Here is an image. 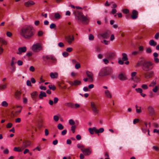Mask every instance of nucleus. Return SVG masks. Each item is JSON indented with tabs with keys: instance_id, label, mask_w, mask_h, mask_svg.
<instances>
[{
	"instance_id": "nucleus-1",
	"label": "nucleus",
	"mask_w": 159,
	"mask_h": 159,
	"mask_svg": "<svg viewBox=\"0 0 159 159\" xmlns=\"http://www.w3.org/2000/svg\"><path fill=\"white\" fill-rule=\"evenodd\" d=\"M19 33L23 38L29 39L34 36V32L32 27L29 25H25L20 30Z\"/></svg>"
},
{
	"instance_id": "nucleus-2",
	"label": "nucleus",
	"mask_w": 159,
	"mask_h": 159,
	"mask_svg": "<svg viewBox=\"0 0 159 159\" xmlns=\"http://www.w3.org/2000/svg\"><path fill=\"white\" fill-rule=\"evenodd\" d=\"M154 64L150 61H145L142 63V69L145 71L152 70L153 68Z\"/></svg>"
},
{
	"instance_id": "nucleus-3",
	"label": "nucleus",
	"mask_w": 159,
	"mask_h": 159,
	"mask_svg": "<svg viewBox=\"0 0 159 159\" xmlns=\"http://www.w3.org/2000/svg\"><path fill=\"white\" fill-rule=\"evenodd\" d=\"M76 19L79 21H81L84 23L87 24L89 20V18L87 16H84L81 12H79L75 15Z\"/></svg>"
},
{
	"instance_id": "nucleus-4",
	"label": "nucleus",
	"mask_w": 159,
	"mask_h": 159,
	"mask_svg": "<svg viewBox=\"0 0 159 159\" xmlns=\"http://www.w3.org/2000/svg\"><path fill=\"white\" fill-rule=\"evenodd\" d=\"M112 71V69L111 68H104L101 69L99 74L100 76H103L111 74Z\"/></svg>"
},
{
	"instance_id": "nucleus-5",
	"label": "nucleus",
	"mask_w": 159,
	"mask_h": 159,
	"mask_svg": "<svg viewBox=\"0 0 159 159\" xmlns=\"http://www.w3.org/2000/svg\"><path fill=\"white\" fill-rule=\"evenodd\" d=\"M22 107L18 106L16 108H13L14 110L11 112V116L12 117H15L18 115L21 112Z\"/></svg>"
},
{
	"instance_id": "nucleus-6",
	"label": "nucleus",
	"mask_w": 159,
	"mask_h": 159,
	"mask_svg": "<svg viewBox=\"0 0 159 159\" xmlns=\"http://www.w3.org/2000/svg\"><path fill=\"white\" fill-rule=\"evenodd\" d=\"M90 107L94 115H98L99 110L95 103L93 102H91Z\"/></svg>"
},
{
	"instance_id": "nucleus-7",
	"label": "nucleus",
	"mask_w": 159,
	"mask_h": 159,
	"mask_svg": "<svg viewBox=\"0 0 159 159\" xmlns=\"http://www.w3.org/2000/svg\"><path fill=\"white\" fill-rule=\"evenodd\" d=\"M42 49V45L39 43H36L34 44L32 47V50L34 52H39Z\"/></svg>"
},
{
	"instance_id": "nucleus-8",
	"label": "nucleus",
	"mask_w": 159,
	"mask_h": 159,
	"mask_svg": "<svg viewBox=\"0 0 159 159\" xmlns=\"http://www.w3.org/2000/svg\"><path fill=\"white\" fill-rule=\"evenodd\" d=\"M43 59L44 61H46L47 60H52V62L53 63H55L57 61L56 59L52 55H44L43 57Z\"/></svg>"
},
{
	"instance_id": "nucleus-9",
	"label": "nucleus",
	"mask_w": 159,
	"mask_h": 159,
	"mask_svg": "<svg viewBox=\"0 0 159 159\" xmlns=\"http://www.w3.org/2000/svg\"><path fill=\"white\" fill-rule=\"evenodd\" d=\"M31 143V142L29 140H25L22 141V147L23 150L25 148L29 147L30 146Z\"/></svg>"
},
{
	"instance_id": "nucleus-10",
	"label": "nucleus",
	"mask_w": 159,
	"mask_h": 159,
	"mask_svg": "<svg viewBox=\"0 0 159 159\" xmlns=\"http://www.w3.org/2000/svg\"><path fill=\"white\" fill-rule=\"evenodd\" d=\"M66 41L69 44H71L74 40V37L72 35H68L65 37Z\"/></svg>"
},
{
	"instance_id": "nucleus-11",
	"label": "nucleus",
	"mask_w": 159,
	"mask_h": 159,
	"mask_svg": "<svg viewBox=\"0 0 159 159\" xmlns=\"http://www.w3.org/2000/svg\"><path fill=\"white\" fill-rule=\"evenodd\" d=\"M110 33L107 32H106L102 34L98 35V37L99 38H102L103 39H107L109 36Z\"/></svg>"
},
{
	"instance_id": "nucleus-12",
	"label": "nucleus",
	"mask_w": 159,
	"mask_h": 159,
	"mask_svg": "<svg viewBox=\"0 0 159 159\" xmlns=\"http://www.w3.org/2000/svg\"><path fill=\"white\" fill-rule=\"evenodd\" d=\"M86 73L87 76L89 77V81L90 82H92L93 81V74L89 71H87Z\"/></svg>"
},
{
	"instance_id": "nucleus-13",
	"label": "nucleus",
	"mask_w": 159,
	"mask_h": 159,
	"mask_svg": "<svg viewBox=\"0 0 159 159\" xmlns=\"http://www.w3.org/2000/svg\"><path fill=\"white\" fill-rule=\"evenodd\" d=\"M18 52H16L18 54L21 55L22 52H25L26 51V48L25 47L19 48L18 49Z\"/></svg>"
},
{
	"instance_id": "nucleus-14",
	"label": "nucleus",
	"mask_w": 159,
	"mask_h": 159,
	"mask_svg": "<svg viewBox=\"0 0 159 159\" xmlns=\"http://www.w3.org/2000/svg\"><path fill=\"white\" fill-rule=\"evenodd\" d=\"M81 150L82 151L84 155L85 156L89 155L91 153V151L88 148L83 149L81 148Z\"/></svg>"
},
{
	"instance_id": "nucleus-15",
	"label": "nucleus",
	"mask_w": 159,
	"mask_h": 159,
	"mask_svg": "<svg viewBox=\"0 0 159 159\" xmlns=\"http://www.w3.org/2000/svg\"><path fill=\"white\" fill-rule=\"evenodd\" d=\"M35 2L33 1L30 0L24 3V5L27 7H30L31 6L34 5Z\"/></svg>"
},
{
	"instance_id": "nucleus-16",
	"label": "nucleus",
	"mask_w": 159,
	"mask_h": 159,
	"mask_svg": "<svg viewBox=\"0 0 159 159\" xmlns=\"http://www.w3.org/2000/svg\"><path fill=\"white\" fill-rule=\"evenodd\" d=\"M138 12L135 10H134L132 12V15H131V18L133 19H135L138 17Z\"/></svg>"
},
{
	"instance_id": "nucleus-17",
	"label": "nucleus",
	"mask_w": 159,
	"mask_h": 159,
	"mask_svg": "<svg viewBox=\"0 0 159 159\" xmlns=\"http://www.w3.org/2000/svg\"><path fill=\"white\" fill-rule=\"evenodd\" d=\"M21 93L20 91H16L14 94L15 98L17 100H20L21 98Z\"/></svg>"
},
{
	"instance_id": "nucleus-18",
	"label": "nucleus",
	"mask_w": 159,
	"mask_h": 159,
	"mask_svg": "<svg viewBox=\"0 0 159 159\" xmlns=\"http://www.w3.org/2000/svg\"><path fill=\"white\" fill-rule=\"evenodd\" d=\"M38 96V93L37 92L35 91L32 93L31 94V96L33 100L37 101V97Z\"/></svg>"
},
{
	"instance_id": "nucleus-19",
	"label": "nucleus",
	"mask_w": 159,
	"mask_h": 159,
	"mask_svg": "<svg viewBox=\"0 0 159 159\" xmlns=\"http://www.w3.org/2000/svg\"><path fill=\"white\" fill-rule=\"evenodd\" d=\"M148 110L151 115H153L154 113V110L153 107L151 106H149L148 108Z\"/></svg>"
},
{
	"instance_id": "nucleus-20",
	"label": "nucleus",
	"mask_w": 159,
	"mask_h": 159,
	"mask_svg": "<svg viewBox=\"0 0 159 159\" xmlns=\"http://www.w3.org/2000/svg\"><path fill=\"white\" fill-rule=\"evenodd\" d=\"M104 93L107 97L110 98H112V95L111 92L108 90H105Z\"/></svg>"
},
{
	"instance_id": "nucleus-21",
	"label": "nucleus",
	"mask_w": 159,
	"mask_h": 159,
	"mask_svg": "<svg viewBox=\"0 0 159 159\" xmlns=\"http://www.w3.org/2000/svg\"><path fill=\"white\" fill-rule=\"evenodd\" d=\"M135 90L138 93H140L142 97H144L146 96L145 94L142 93L143 90L142 89L140 88H136L135 89Z\"/></svg>"
},
{
	"instance_id": "nucleus-22",
	"label": "nucleus",
	"mask_w": 159,
	"mask_h": 159,
	"mask_svg": "<svg viewBox=\"0 0 159 159\" xmlns=\"http://www.w3.org/2000/svg\"><path fill=\"white\" fill-rule=\"evenodd\" d=\"M118 77L121 80H124L127 79V77L122 74H120L118 75Z\"/></svg>"
},
{
	"instance_id": "nucleus-23",
	"label": "nucleus",
	"mask_w": 159,
	"mask_h": 159,
	"mask_svg": "<svg viewBox=\"0 0 159 159\" xmlns=\"http://www.w3.org/2000/svg\"><path fill=\"white\" fill-rule=\"evenodd\" d=\"M149 43L151 46L152 47H155L157 45V42L153 39L150 40L149 42Z\"/></svg>"
},
{
	"instance_id": "nucleus-24",
	"label": "nucleus",
	"mask_w": 159,
	"mask_h": 159,
	"mask_svg": "<svg viewBox=\"0 0 159 159\" xmlns=\"http://www.w3.org/2000/svg\"><path fill=\"white\" fill-rule=\"evenodd\" d=\"M50 75L52 79H56L58 77V74L56 72H51L50 73Z\"/></svg>"
},
{
	"instance_id": "nucleus-25",
	"label": "nucleus",
	"mask_w": 159,
	"mask_h": 159,
	"mask_svg": "<svg viewBox=\"0 0 159 159\" xmlns=\"http://www.w3.org/2000/svg\"><path fill=\"white\" fill-rule=\"evenodd\" d=\"M122 60L123 61H126L128 60L127 55L126 53H122Z\"/></svg>"
},
{
	"instance_id": "nucleus-26",
	"label": "nucleus",
	"mask_w": 159,
	"mask_h": 159,
	"mask_svg": "<svg viewBox=\"0 0 159 159\" xmlns=\"http://www.w3.org/2000/svg\"><path fill=\"white\" fill-rule=\"evenodd\" d=\"M23 149H22V147H15L14 148H13V150L17 152H21Z\"/></svg>"
},
{
	"instance_id": "nucleus-27",
	"label": "nucleus",
	"mask_w": 159,
	"mask_h": 159,
	"mask_svg": "<svg viewBox=\"0 0 159 159\" xmlns=\"http://www.w3.org/2000/svg\"><path fill=\"white\" fill-rule=\"evenodd\" d=\"M46 93L45 92L43 91H41L39 95V98L42 99L43 97H46Z\"/></svg>"
},
{
	"instance_id": "nucleus-28",
	"label": "nucleus",
	"mask_w": 159,
	"mask_h": 159,
	"mask_svg": "<svg viewBox=\"0 0 159 159\" xmlns=\"http://www.w3.org/2000/svg\"><path fill=\"white\" fill-rule=\"evenodd\" d=\"M65 106L68 107H70L72 108H73L74 104L71 102H67L65 104Z\"/></svg>"
},
{
	"instance_id": "nucleus-29",
	"label": "nucleus",
	"mask_w": 159,
	"mask_h": 159,
	"mask_svg": "<svg viewBox=\"0 0 159 159\" xmlns=\"http://www.w3.org/2000/svg\"><path fill=\"white\" fill-rule=\"evenodd\" d=\"M74 85L77 86L81 84V82L80 80H75L74 81Z\"/></svg>"
},
{
	"instance_id": "nucleus-30",
	"label": "nucleus",
	"mask_w": 159,
	"mask_h": 159,
	"mask_svg": "<svg viewBox=\"0 0 159 159\" xmlns=\"http://www.w3.org/2000/svg\"><path fill=\"white\" fill-rule=\"evenodd\" d=\"M156 84V80H153L150 84L149 86V87H154V86Z\"/></svg>"
},
{
	"instance_id": "nucleus-31",
	"label": "nucleus",
	"mask_w": 159,
	"mask_h": 159,
	"mask_svg": "<svg viewBox=\"0 0 159 159\" xmlns=\"http://www.w3.org/2000/svg\"><path fill=\"white\" fill-rule=\"evenodd\" d=\"M159 89V87L158 86H155L154 87V88L152 89V91L154 93H156L157 92L158 90Z\"/></svg>"
},
{
	"instance_id": "nucleus-32",
	"label": "nucleus",
	"mask_w": 159,
	"mask_h": 159,
	"mask_svg": "<svg viewBox=\"0 0 159 159\" xmlns=\"http://www.w3.org/2000/svg\"><path fill=\"white\" fill-rule=\"evenodd\" d=\"M131 80L134 81H135L137 82H138L139 81V78L137 76H135L133 78H131Z\"/></svg>"
},
{
	"instance_id": "nucleus-33",
	"label": "nucleus",
	"mask_w": 159,
	"mask_h": 159,
	"mask_svg": "<svg viewBox=\"0 0 159 159\" xmlns=\"http://www.w3.org/2000/svg\"><path fill=\"white\" fill-rule=\"evenodd\" d=\"M15 59L14 57H12L11 65V66H13V65L16 63V62L14 61V60Z\"/></svg>"
},
{
	"instance_id": "nucleus-34",
	"label": "nucleus",
	"mask_w": 159,
	"mask_h": 159,
	"mask_svg": "<svg viewBox=\"0 0 159 159\" xmlns=\"http://www.w3.org/2000/svg\"><path fill=\"white\" fill-rule=\"evenodd\" d=\"M89 131L91 134H93L94 133V127L93 128H90L89 129Z\"/></svg>"
},
{
	"instance_id": "nucleus-35",
	"label": "nucleus",
	"mask_w": 159,
	"mask_h": 159,
	"mask_svg": "<svg viewBox=\"0 0 159 159\" xmlns=\"http://www.w3.org/2000/svg\"><path fill=\"white\" fill-rule=\"evenodd\" d=\"M148 74L149 78H150L153 76L154 74V72L153 71H151L149 72H148Z\"/></svg>"
},
{
	"instance_id": "nucleus-36",
	"label": "nucleus",
	"mask_w": 159,
	"mask_h": 159,
	"mask_svg": "<svg viewBox=\"0 0 159 159\" xmlns=\"http://www.w3.org/2000/svg\"><path fill=\"white\" fill-rule=\"evenodd\" d=\"M8 103L6 101H3L2 102V105L3 107H7L8 106Z\"/></svg>"
},
{
	"instance_id": "nucleus-37",
	"label": "nucleus",
	"mask_w": 159,
	"mask_h": 159,
	"mask_svg": "<svg viewBox=\"0 0 159 159\" xmlns=\"http://www.w3.org/2000/svg\"><path fill=\"white\" fill-rule=\"evenodd\" d=\"M48 87L50 89H52L53 90H55L56 89V87L54 85H49L48 86Z\"/></svg>"
},
{
	"instance_id": "nucleus-38",
	"label": "nucleus",
	"mask_w": 159,
	"mask_h": 159,
	"mask_svg": "<svg viewBox=\"0 0 159 159\" xmlns=\"http://www.w3.org/2000/svg\"><path fill=\"white\" fill-rule=\"evenodd\" d=\"M57 128L60 130H62L63 129L64 127L61 124H59L57 125Z\"/></svg>"
},
{
	"instance_id": "nucleus-39",
	"label": "nucleus",
	"mask_w": 159,
	"mask_h": 159,
	"mask_svg": "<svg viewBox=\"0 0 159 159\" xmlns=\"http://www.w3.org/2000/svg\"><path fill=\"white\" fill-rule=\"evenodd\" d=\"M56 19H59L60 18L61 16L58 13H56L54 15Z\"/></svg>"
},
{
	"instance_id": "nucleus-40",
	"label": "nucleus",
	"mask_w": 159,
	"mask_h": 159,
	"mask_svg": "<svg viewBox=\"0 0 159 159\" xmlns=\"http://www.w3.org/2000/svg\"><path fill=\"white\" fill-rule=\"evenodd\" d=\"M7 87V84H0V89H5Z\"/></svg>"
},
{
	"instance_id": "nucleus-41",
	"label": "nucleus",
	"mask_w": 159,
	"mask_h": 159,
	"mask_svg": "<svg viewBox=\"0 0 159 159\" xmlns=\"http://www.w3.org/2000/svg\"><path fill=\"white\" fill-rule=\"evenodd\" d=\"M152 52V50L150 47L147 48L146 49V52L147 53H151Z\"/></svg>"
},
{
	"instance_id": "nucleus-42",
	"label": "nucleus",
	"mask_w": 159,
	"mask_h": 159,
	"mask_svg": "<svg viewBox=\"0 0 159 159\" xmlns=\"http://www.w3.org/2000/svg\"><path fill=\"white\" fill-rule=\"evenodd\" d=\"M69 123L70 125H74L75 124V122L72 119H70L69 120Z\"/></svg>"
},
{
	"instance_id": "nucleus-43",
	"label": "nucleus",
	"mask_w": 159,
	"mask_h": 159,
	"mask_svg": "<svg viewBox=\"0 0 159 159\" xmlns=\"http://www.w3.org/2000/svg\"><path fill=\"white\" fill-rule=\"evenodd\" d=\"M148 75V72H145L144 73V76L145 78L146 79H149Z\"/></svg>"
},
{
	"instance_id": "nucleus-44",
	"label": "nucleus",
	"mask_w": 159,
	"mask_h": 159,
	"mask_svg": "<svg viewBox=\"0 0 159 159\" xmlns=\"http://www.w3.org/2000/svg\"><path fill=\"white\" fill-rule=\"evenodd\" d=\"M129 10L127 9H124L122 10V12L123 13L127 14L129 13Z\"/></svg>"
},
{
	"instance_id": "nucleus-45",
	"label": "nucleus",
	"mask_w": 159,
	"mask_h": 159,
	"mask_svg": "<svg viewBox=\"0 0 159 159\" xmlns=\"http://www.w3.org/2000/svg\"><path fill=\"white\" fill-rule=\"evenodd\" d=\"M76 126L75 125H72L71 127V130L72 131L73 133H74L75 131V129Z\"/></svg>"
},
{
	"instance_id": "nucleus-46",
	"label": "nucleus",
	"mask_w": 159,
	"mask_h": 159,
	"mask_svg": "<svg viewBox=\"0 0 159 159\" xmlns=\"http://www.w3.org/2000/svg\"><path fill=\"white\" fill-rule=\"evenodd\" d=\"M38 35L39 36H41L43 35V32L42 31H39L38 32Z\"/></svg>"
},
{
	"instance_id": "nucleus-47",
	"label": "nucleus",
	"mask_w": 159,
	"mask_h": 159,
	"mask_svg": "<svg viewBox=\"0 0 159 159\" xmlns=\"http://www.w3.org/2000/svg\"><path fill=\"white\" fill-rule=\"evenodd\" d=\"M141 87L144 89H147L148 88V86L145 84H143L142 85Z\"/></svg>"
},
{
	"instance_id": "nucleus-48",
	"label": "nucleus",
	"mask_w": 159,
	"mask_h": 159,
	"mask_svg": "<svg viewBox=\"0 0 159 159\" xmlns=\"http://www.w3.org/2000/svg\"><path fill=\"white\" fill-rule=\"evenodd\" d=\"M81 67L79 63H77L75 64V67L76 69H78Z\"/></svg>"
},
{
	"instance_id": "nucleus-49",
	"label": "nucleus",
	"mask_w": 159,
	"mask_h": 159,
	"mask_svg": "<svg viewBox=\"0 0 159 159\" xmlns=\"http://www.w3.org/2000/svg\"><path fill=\"white\" fill-rule=\"evenodd\" d=\"M59 118L58 116L55 115L53 116V119L55 121H57L59 120Z\"/></svg>"
},
{
	"instance_id": "nucleus-50",
	"label": "nucleus",
	"mask_w": 159,
	"mask_h": 159,
	"mask_svg": "<svg viewBox=\"0 0 159 159\" xmlns=\"http://www.w3.org/2000/svg\"><path fill=\"white\" fill-rule=\"evenodd\" d=\"M154 61L155 62L157 63L159 62V59L157 57H154Z\"/></svg>"
},
{
	"instance_id": "nucleus-51",
	"label": "nucleus",
	"mask_w": 159,
	"mask_h": 159,
	"mask_svg": "<svg viewBox=\"0 0 159 159\" xmlns=\"http://www.w3.org/2000/svg\"><path fill=\"white\" fill-rule=\"evenodd\" d=\"M62 55L64 57H66L68 56L69 54L67 52H64L62 53Z\"/></svg>"
},
{
	"instance_id": "nucleus-52",
	"label": "nucleus",
	"mask_w": 159,
	"mask_h": 159,
	"mask_svg": "<svg viewBox=\"0 0 159 159\" xmlns=\"http://www.w3.org/2000/svg\"><path fill=\"white\" fill-rule=\"evenodd\" d=\"M94 39V36L92 34H89V39L90 40H93Z\"/></svg>"
},
{
	"instance_id": "nucleus-53",
	"label": "nucleus",
	"mask_w": 159,
	"mask_h": 159,
	"mask_svg": "<svg viewBox=\"0 0 159 159\" xmlns=\"http://www.w3.org/2000/svg\"><path fill=\"white\" fill-rule=\"evenodd\" d=\"M153 125L154 128H158L159 127V125L156 123H153Z\"/></svg>"
},
{
	"instance_id": "nucleus-54",
	"label": "nucleus",
	"mask_w": 159,
	"mask_h": 159,
	"mask_svg": "<svg viewBox=\"0 0 159 159\" xmlns=\"http://www.w3.org/2000/svg\"><path fill=\"white\" fill-rule=\"evenodd\" d=\"M139 109L137 108L136 109V111L137 113H140L141 112V107H139Z\"/></svg>"
},
{
	"instance_id": "nucleus-55",
	"label": "nucleus",
	"mask_w": 159,
	"mask_h": 159,
	"mask_svg": "<svg viewBox=\"0 0 159 159\" xmlns=\"http://www.w3.org/2000/svg\"><path fill=\"white\" fill-rule=\"evenodd\" d=\"M77 146L78 148H80L81 149V148H83L84 147V146L83 145L80 144H77Z\"/></svg>"
},
{
	"instance_id": "nucleus-56",
	"label": "nucleus",
	"mask_w": 159,
	"mask_h": 159,
	"mask_svg": "<svg viewBox=\"0 0 159 159\" xmlns=\"http://www.w3.org/2000/svg\"><path fill=\"white\" fill-rule=\"evenodd\" d=\"M143 50L144 48L143 46H140L139 47V50L140 52H143Z\"/></svg>"
},
{
	"instance_id": "nucleus-57",
	"label": "nucleus",
	"mask_w": 159,
	"mask_h": 159,
	"mask_svg": "<svg viewBox=\"0 0 159 159\" xmlns=\"http://www.w3.org/2000/svg\"><path fill=\"white\" fill-rule=\"evenodd\" d=\"M117 12L115 8H113L112 10L111 13L112 14H114L116 13Z\"/></svg>"
},
{
	"instance_id": "nucleus-58",
	"label": "nucleus",
	"mask_w": 159,
	"mask_h": 159,
	"mask_svg": "<svg viewBox=\"0 0 159 159\" xmlns=\"http://www.w3.org/2000/svg\"><path fill=\"white\" fill-rule=\"evenodd\" d=\"M26 84L28 86H31V81L30 80H27L26 81Z\"/></svg>"
},
{
	"instance_id": "nucleus-59",
	"label": "nucleus",
	"mask_w": 159,
	"mask_h": 159,
	"mask_svg": "<svg viewBox=\"0 0 159 159\" xmlns=\"http://www.w3.org/2000/svg\"><path fill=\"white\" fill-rule=\"evenodd\" d=\"M72 48L71 47H69L68 48L66 49V51L67 52H71L72 50Z\"/></svg>"
},
{
	"instance_id": "nucleus-60",
	"label": "nucleus",
	"mask_w": 159,
	"mask_h": 159,
	"mask_svg": "<svg viewBox=\"0 0 159 159\" xmlns=\"http://www.w3.org/2000/svg\"><path fill=\"white\" fill-rule=\"evenodd\" d=\"M159 37V33H157L155 35L154 37L156 39H158Z\"/></svg>"
},
{
	"instance_id": "nucleus-61",
	"label": "nucleus",
	"mask_w": 159,
	"mask_h": 159,
	"mask_svg": "<svg viewBox=\"0 0 159 159\" xmlns=\"http://www.w3.org/2000/svg\"><path fill=\"white\" fill-rule=\"evenodd\" d=\"M9 150L7 149H5L3 152V153L5 154H7L9 153Z\"/></svg>"
},
{
	"instance_id": "nucleus-62",
	"label": "nucleus",
	"mask_w": 159,
	"mask_h": 159,
	"mask_svg": "<svg viewBox=\"0 0 159 159\" xmlns=\"http://www.w3.org/2000/svg\"><path fill=\"white\" fill-rule=\"evenodd\" d=\"M136 74L137 72H132L131 74V78H133V77H135V76L136 75Z\"/></svg>"
},
{
	"instance_id": "nucleus-63",
	"label": "nucleus",
	"mask_w": 159,
	"mask_h": 159,
	"mask_svg": "<svg viewBox=\"0 0 159 159\" xmlns=\"http://www.w3.org/2000/svg\"><path fill=\"white\" fill-rule=\"evenodd\" d=\"M104 156L105 157V159H110L109 158V156L108 153L106 152L104 155Z\"/></svg>"
},
{
	"instance_id": "nucleus-64",
	"label": "nucleus",
	"mask_w": 159,
	"mask_h": 159,
	"mask_svg": "<svg viewBox=\"0 0 159 159\" xmlns=\"http://www.w3.org/2000/svg\"><path fill=\"white\" fill-rule=\"evenodd\" d=\"M153 132L154 133H156L158 134H159V129H153Z\"/></svg>"
}]
</instances>
